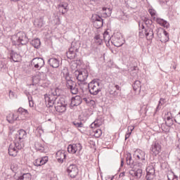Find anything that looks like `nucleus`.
I'll list each match as a JSON object with an SVG mask.
<instances>
[{
  "mask_svg": "<svg viewBox=\"0 0 180 180\" xmlns=\"http://www.w3.org/2000/svg\"><path fill=\"white\" fill-rule=\"evenodd\" d=\"M67 172L70 178H75L78 175L79 170L78 169L77 165L72 164L68 167Z\"/></svg>",
  "mask_w": 180,
  "mask_h": 180,
  "instance_id": "obj_11",
  "label": "nucleus"
},
{
  "mask_svg": "<svg viewBox=\"0 0 180 180\" xmlns=\"http://www.w3.org/2000/svg\"><path fill=\"white\" fill-rule=\"evenodd\" d=\"M82 150V145L81 143L70 144L68 146V151L70 154H75V153H81Z\"/></svg>",
  "mask_w": 180,
  "mask_h": 180,
  "instance_id": "obj_12",
  "label": "nucleus"
},
{
  "mask_svg": "<svg viewBox=\"0 0 180 180\" xmlns=\"http://www.w3.org/2000/svg\"><path fill=\"white\" fill-rule=\"evenodd\" d=\"M121 167H123V160L121 161Z\"/></svg>",
  "mask_w": 180,
  "mask_h": 180,
  "instance_id": "obj_57",
  "label": "nucleus"
},
{
  "mask_svg": "<svg viewBox=\"0 0 180 180\" xmlns=\"http://www.w3.org/2000/svg\"><path fill=\"white\" fill-rule=\"evenodd\" d=\"M7 121L8 122V123H13L16 120H20V119L19 118V115L11 113L9 114L7 117Z\"/></svg>",
  "mask_w": 180,
  "mask_h": 180,
  "instance_id": "obj_25",
  "label": "nucleus"
},
{
  "mask_svg": "<svg viewBox=\"0 0 180 180\" xmlns=\"http://www.w3.org/2000/svg\"><path fill=\"white\" fill-rule=\"evenodd\" d=\"M86 86L91 95L96 96L102 91V81L99 79H94L89 82Z\"/></svg>",
  "mask_w": 180,
  "mask_h": 180,
  "instance_id": "obj_5",
  "label": "nucleus"
},
{
  "mask_svg": "<svg viewBox=\"0 0 180 180\" xmlns=\"http://www.w3.org/2000/svg\"><path fill=\"white\" fill-rule=\"evenodd\" d=\"M145 23V25H146V27H150V26H154V25H153V21L146 17H144L142 19Z\"/></svg>",
  "mask_w": 180,
  "mask_h": 180,
  "instance_id": "obj_32",
  "label": "nucleus"
},
{
  "mask_svg": "<svg viewBox=\"0 0 180 180\" xmlns=\"http://www.w3.org/2000/svg\"><path fill=\"white\" fill-rule=\"evenodd\" d=\"M75 74L77 81L80 82L79 83V86H82V85H88V83L85 82L86 79H88V70H77Z\"/></svg>",
  "mask_w": 180,
  "mask_h": 180,
  "instance_id": "obj_7",
  "label": "nucleus"
},
{
  "mask_svg": "<svg viewBox=\"0 0 180 180\" xmlns=\"http://www.w3.org/2000/svg\"><path fill=\"white\" fill-rule=\"evenodd\" d=\"M72 123L74 126H75V127H84V124L82 123V122H78L77 121H75V122H72Z\"/></svg>",
  "mask_w": 180,
  "mask_h": 180,
  "instance_id": "obj_38",
  "label": "nucleus"
},
{
  "mask_svg": "<svg viewBox=\"0 0 180 180\" xmlns=\"http://www.w3.org/2000/svg\"><path fill=\"white\" fill-rule=\"evenodd\" d=\"M156 22L158 23V25H160V26H163V27H167V29L169 27V23L164 19L157 18Z\"/></svg>",
  "mask_w": 180,
  "mask_h": 180,
  "instance_id": "obj_27",
  "label": "nucleus"
},
{
  "mask_svg": "<svg viewBox=\"0 0 180 180\" xmlns=\"http://www.w3.org/2000/svg\"><path fill=\"white\" fill-rule=\"evenodd\" d=\"M11 1H13V2H18V1L19 0H11Z\"/></svg>",
  "mask_w": 180,
  "mask_h": 180,
  "instance_id": "obj_58",
  "label": "nucleus"
},
{
  "mask_svg": "<svg viewBox=\"0 0 180 180\" xmlns=\"http://www.w3.org/2000/svg\"><path fill=\"white\" fill-rule=\"evenodd\" d=\"M20 58H22V57L20 56V54L15 52V51H11L10 57H9V60L11 63H12V61H13L14 63H19V60H20Z\"/></svg>",
  "mask_w": 180,
  "mask_h": 180,
  "instance_id": "obj_20",
  "label": "nucleus"
},
{
  "mask_svg": "<svg viewBox=\"0 0 180 180\" xmlns=\"http://www.w3.org/2000/svg\"><path fill=\"white\" fill-rule=\"evenodd\" d=\"M27 133L24 129H20L18 134L16 136L14 140V145L11 144L8 147V154L11 157H16L20 150H22L25 147V142L23 139H26Z\"/></svg>",
  "mask_w": 180,
  "mask_h": 180,
  "instance_id": "obj_2",
  "label": "nucleus"
},
{
  "mask_svg": "<svg viewBox=\"0 0 180 180\" xmlns=\"http://www.w3.org/2000/svg\"><path fill=\"white\" fill-rule=\"evenodd\" d=\"M96 126H98V124H96V122H94L90 125V127H91V129H94V127H96Z\"/></svg>",
  "mask_w": 180,
  "mask_h": 180,
  "instance_id": "obj_51",
  "label": "nucleus"
},
{
  "mask_svg": "<svg viewBox=\"0 0 180 180\" xmlns=\"http://www.w3.org/2000/svg\"><path fill=\"white\" fill-rule=\"evenodd\" d=\"M31 65L34 67L35 70H40L44 67V59H43V58H34L31 60Z\"/></svg>",
  "mask_w": 180,
  "mask_h": 180,
  "instance_id": "obj_8",
  "label": "nucleus"
},
{
  "mask_svg": "<svg viewBox=\"0 0 180 180\" xmlns=\"http://www.w3.org/2000/svg\"><path fill=\"white\" fill-rule=\"evenodd\" d=\"M132 86H133L134 91H137V89H139V91H141V82H140V80L135 81Z\"/></svg>",
  "mask_w": 180,
  "mask_h": 180,
  "instance_id": "obj_29",
  "label": "nucleus"
},
{
  "mask_svg": "<svg viewBox=\"0 0 180 180\" xmlns=\"http://www.w3.org/2000/svg\"><path fill=\"white\" fill-rule=\"evenodd\" d=\"M108 91L110 95H112V96H117L119 94L117 91H122V88L117 84H112L110 85Z\"/></svg>",
  "mask_w": 180,
  "mask_h": 180,
  "instance_id": "obj_15",
  "label": "nucleus"
},
{
  "mask_svg": "<svg viewBox=\"0 0 180 180\" xmlns=\"http://www.w3.org/2000/svg\"><path fill=\"white\" fill-rule=\"evenodd\" d=\"M56 1H58V2H61V1H63V0H56Z\"/></svg>",
  "mask_w": 180,
  "mask_h": 180,
  "instance_id": "obj_62",
  "label": "nucleus"
},
{
  "mask_svg": "<svg viewBox=\"0 0 180 180\" xmlns=\"http://www.w3.org/2000/svg\"><path fill=\"white\" fill-rule=\"evenodd\" d=\"M83 101L86 102V103H89V98H83Z\"/></svg>",
  "mask_w": 180,
  "mask_h": 180,
  "instance_id": "obj_53",
  "label": "nucleus"
},
{
  "mask_svg": "<svg viewBox=\"0 0 180 180\" xmlns=\"http://www.w3.org/2000/svg\"><path fill=\"white\" fill-rule=\"evenodd\" d=\"M157 34L158 37L160 39V41H162V43H167V41L169 40V34L164 30L158 31Z\"/></svg>",
  "mask_w": 180,
  "mask_h": 180,
  "instance_id": "obj_13",
  "label": "nucleus"
},
{
  "mask_svg": "<svg viewBox=\"0 0 180 180\" xmlns=\"http://www.w3.org/2000/svg\"><path fill=\"white\" fill-rule=\"evenodd\" d=\"M18 180H24L23 179H22V176L19 177Z\"/></svg>",
  "mask_w": 180,
  "mask_h": 180,
  "instance_id": "obj_56",
  "label": "nucleus"
},
{
  "mask_svg": "<svg viewBox=\"0 0 180 180\" xmlns=\"http://www.w3.org/2000/svg\"><path fill=\"white\" fill-rule=\"evenodd\" d=\"M154 25H150V27H146L145 35L148 40H153L154 39Z\"/></svg>",
  "mask_w": 180,
  "mask_h": 180,
  "instance_id": "obj_17",
  "label": "nucleus"
},
{
  "mask_svg": "<svg viewBox=\"0 0 180 180\" xmlns=\"http://www.w3.org/2000/svg\"><path fill=\"white\" fill-rule=\"evenodd\" d=\"M94 136L95 137H96L97 139L101 137V136H102V130L101 129H96V131H94Z\"/></svg>",
  "mask_w": 180,
  "mask_h": 180,
  "instance_id": "obj_40",
  "label": "nucleus"
},
{
  "mask_svg": "<svg viewBox=\"0 0 180 180\" xmlns=\"http://www.w3.org/2000/svg\"><path fill=\"white\" fill-rule=\"evenodd\" d=\"M174 122L180 124V112L175 116Z\"/></svg>",
  "mask_w": 180,
  "mask_h": 180,
  "instance_id": "obj_44",
  "label": "nucleus"
},
{
  "mask_svg": "<svg viewBox=\"0 0 180 180\" xmlns=\"http://www.w3.org/2000/svg\"><path fill=\"white\" fill-rule=\"evenodd\" d=\"M67 155H65V151L64 150H58L56 153V160H58V162L63 164L65 160V158Z\"/></svg>",
  "mask_w": 180,
  "mask_h": 180,
  "instance_id": "obj_22",
  "label": "nucleus"
},
{
  "mask_svg": "<svg viewBox=\"0 0 180 180\" xmlns=\"http://www.w3.org/2000/svg\"><path fill=\"white\" fill-rule=\"evenodd\" d=\"M31 176L30 173L24 174L22 176H21L22 179L24 180H30Z\"/></svg>",
  "mask_w": 180,
  "mask_h": 180,
  "instance_id": "obj_41",
  "label": "nucleus"
},
{
  "mask_svg": "<svg viewBox=\"0 0 180 180\" xmlns=\"http://www.w3.org/2000/svg\"><path fill=\"white\" fill-rule=\"evenodd\" d=\"M68 4H59V11H61V9H68Z\"/></svg>",
  "mask_w": 180,
  "mask_h": 180,
  "instance_id": "obj_43",
  "label": "nucleus"
},
{
  "mask_svg": "<svg viewBox=\"0 0 180 180\" xmlns=\"http://www.w3.org/2000/svg\"><path fill=\"white\" fill-rule=\"evenodd\" d=\"M141 27H142V29H144V25H141Z\"/></svg>",
  "mask_w": 180,
  "mask_h": 180,
  "instance_id": "obj_59",
  "label": "nucleus"
},
{
  "mask_svg": "<svg viewBox=\"0 0 180 180\" xmlns=\"http://www.w3.org/2000/svg\"><path fill=\"white\" fill-rule=\"evenodd\" d=\"M34 25L36 27H42L43 25H44V22L43 21V18H37L34 21Z\"/></svg>",
  "mask_w": 180,
  "mask_h": 180,
  "instance_id": "obj_28",
  "label": "nucleus"
},
{
  "mask_svg": "<svg viewBox=\"0 0 180 180\" xmlns=\"http://www.w3.org/2000/svg\"><path fill=\"white\" fill-rule=\"evenodd\" d=\"M9 94H10V95H11V94H13V93H12V91H10Z\"/></svg>",
  "mask_w": 180,
  "mask_h": 180,
  "instance_id": "obj_63",
  "label": "nucleus"
},
{
  "mask_svg": "<svg viewBox=\"0 0 180 180\" xmlns=\"http://www.w3.org/2000/svg\"><path fill=\"white\" fill-rule=\"evenodd\" d=\"M29 105L30 108H33L34 106V103H33V100L32 97L28 96Z\"/></svg>",
  "mask_w": 180,
  "mask_h": 180,
  "instance_id": "obj_47",
  "label": "nucleus"
},
{
  "mask_svg": "<svg viewBox=\"0 0 180 180\" xmlns=\"http://www.w3.org/2000/svg\"><path fill=\"white\" fill-rule=\"evenodd\" d=\"M48 64H49L52 68H58V67H60V59L57 58H51L48 60Z\"/></svg>",
  "mask_w": 180,
  "mask_h": 180,
  "instance_id": "obj_21",
  "label": "nucleus"
},
{
  "mask_svg": "<svg viewBox=\"0 0 180 180\" xmlns=\"http://www.w3.org/2000/svg\"><path fill=\"white\" fill-rule=\"evenodd\" d=\"M37 131H38L39 136H41V134L44 133V131L43 130V128L41 127H38L37 128Z\"/></svg>",
  "mask_w": 180,
  "mask_h": 180,
  "instance_id": "obj_46",
  "label": "nucleus"
},
{
  "mask_svg": "<svg viewBox=\"0 0 180 180\" xmlns=\"http://www.w3.org/2000/svg\"><path fill=\"white\" fill-rule=\"evenodd\" d=\"M91 20L94 22V26L96 29H101L103 26V19L98 15L94 14L91 17Z\"/></svg>",
  "mask_w": 180,
  "mask_h": 180,
  "instance_id": "obj_9",
  "label": "nucleus"
},
{
  "mask_svg": "<svg viewBox=\"0 0 180 180\" xmlns=\"http://www.w3.org/2000/svg\"><path fill=\"white\" fill-rule=\"evenodd\" d=\"M160 5H165L168 2V0H159Z\"/></svg>",
  "mask_w": 180,
  "mask_h": 180,
  "instance_id": "obj_48",
  "label": "nucleus"
},
{
  "mask_svg": "<svg viewBox=\"0 0 180 180\" xmlns=\"http://www.w3.org/2000/svg\"><path fill=\"white\" fill-rule=\"evenodd\" d=\"M173 68H174V70H175L176 68V67L174 66Z\"/></svg>",
  "mask_w": 180,
  "mask_h": 180,
  "instance_id": "obj_64",
  "label": "nucleus"
},
{
  "mask_svg": "<svg viewBox=\"0 0 180 180\" xmlns=\"http://www.w3.org/2000/svg\"><path fill=\"white\" fill-rule=\"evenodd\" d=\"M148 12L150 16H157V11L154 8H149Z\"/></svg>",
  "mask_w": 180,
  "mask_h": 180,
  "instance_id": "obj_42",
  "label": "nucleus"
},
{
  "mask_svg": "<svg viewBox=\"0 0 180 180\" xmlns=\"http://www.w3.org/2000/svg\"><path fill=\"white\" fill-rule=\"evenodd\" d=\"M60 89H51L48 94L44 95L45 103L47 108L54 106L56 112L64 113L67 110V101L65 98H60Z\"/></svg>",
  "mask_w": 180,
  "mask_h": 180,
  "instance_id": "obj_1",
  "label": "nucleus"
},
{
  "mask_svg": "<svg viewBox=\"0 0 180 180\" xmlns=\"http://www.w3.org/2000/svg\"><path fill=\"white\" fill-rule=\"evenodd\" d=\"M102 9L103 12L108 11L105 13V16H110V15L112 14V9L108 8L106 7H103Z\"/></svg>",
  "mask_w": 180,
  "mask_h": 180,
  "instance_id": "obj_37",
  "label": "nucleus"
},
{
  "mask_svg": "<svg viewBox=\"0 0 180 180\" xmlns=\"http://www.w3.org/2000/svg\"><path fill=\"white\" fill-rule=\"evenodd\" d=\"M129 175L136 178V179H140L143 176V169H138L136 170H130Z\"/></svg>",
  "mask_w": 180,
  "mask_h": 180,
  "instance_id": "obj_23",
  "label": "nucleus"
},
{
  "mask_svg": "<svg viewBox=\"0 0 180 180\" xmlns=\"http://www.w3.org/2000/svg\"><path fill=\"white\" fill-rule=\"evenodd\" d=\"M35 148L37 151H39V153H46V146L44 144H41L40 142H35Z\"/></svg>",
  "mask_w": 180,
  "mask_h": 180,
  "instance_id": "obj_26",
  "label": "nucleus"
},
{
  "mask_svg": "<svg viewBox=\"0 0 180 180\" xmlns=\"http://www.w3.org/2000/svg\"><path fill=\"white\" fill-rule=\"evenodd\" d=\"M162 39H164V40H167V37L166 36H163Z\"/></svg>",
  "mask_w": 180,
  "mask_h": 180,
  "instance_id": "obj_55",
  "label": "nucleus"
},
{
  "mask_svg": "<svg viewBox=\"0 0 180 180\" xmlns=\"http://www.w3.org/2000/svg\"><path fill=\"white\" fill-rule=\"evenodd\" d=\"M134 130V126H129L128 127V131L131 134V131Z\"/></svg>",
  "mask_w": 180,
  "mask_h": 180,
  "instance_id": "obj_49",
  "label": "nucleus"
},
{
  "mask_svg": "<svg viewBox=\"0 0 180 180\" xmlns=\"http://www.w3.org/2000/svg\"><path fill=\"white\" fill-rule=\"evenodd\" d=\"M79 51V44L77 41H72L68 51L66 52V56L70 60H74V58H77Z\"/></svg>",
  "mask_w": 180,
  "mask_h": 180,
  "instance_id": "obj_6",
  "label": "nucleus"
},
{
  "mask_svg": "<svg viewBox=\"0 0 180 180\" xmlns=\"http://www.w3.org/2000/svg\"><path fill=\"white\" fill-rule=\"evenodd\" d=\"M103 39H104V41H108V43L110 41V36L109 35V34L108 33H104L103 36Z\"/></svg>",
  "mask_w": 180,
  "mask_h": 180,
  "instance_id": "obj_39",
  "label": "nucleus"
},
{
  "mask_svg": "<svg viewBox=\"0 0 180 180\" xmlns=\"http://www.w3.org/2000/svg\"><path fill=\"white\" fill-rule=\"evenodd\" d=\"M17 113H20V115H28L29 112H27V110L24 109L23 108H18Z\"/></svg>",
  "mask_w": 180,
  "mask_h": 180,
  "instance_id": "obj_36",
  "label": "nucleus"
},
{
  "mask_svg": "<svg viewBox=\"0 0 180 180\" xmlns=\"http://www.w3.org/2000/svg\"><path fill=\"white\" fill-rule=\"evenodd\" d=\"M162 130H164V125H162Z\"/></svg>",
  "mask_w": 180,
  "mask_h": 180,
  "instance_id": "obj_61",
  "label": "nucleus"
},
{
  "mask_svg": "<svg viewBox=\"0 0 180 180\" xmlns=\"http://www.w3.org/2000/svg\"><path fill=\"white\" fill-rule=\"evenodd\" d=\"M61 75L66 80V86L68 89H70L72 95H77V94H78V86H77V83H75V82H72V80H71V77H70L68 70L64 69L61 72Z\"/></svg>",
  "mask_w": 180,
  "mask_h": 180,
  "instance_id": "obj_4",
  "label": "nucleus"
},
{
  "mask_svg": "<svg viewBox=\"0 0 180 180\" xmlns=\"http://www.w3.org/2000/svg\"><path fill=\"white\" fill-rule=\"evenodd\" d=\"M134 158L136 161H142V163L139 162L138 164L133 160L131 158V154L129 153L127 157V164L130 167V168H134V167L138 166L141 168L143 165L144 161H146V152L142 150L136 149L134 153Z\"/></svg>",
  "mask_w": 180,
  "mask_h": 180,
  "instance_id": "obj_3",
  "label": "nucleus"
},
{
  "mask_svg": "<svg viewBox=\"0 0 180 180\" xmlns=\"http://www.w3.org/2000/svg\"><path fill=\"white\" fill-rule=\"evenodd\" d=\"M94 40L97 44H102V42L103 41V37H101L100 34L96 35L94 37Z\"/></svg>",
  "mask_w": 180,
  "mask_h": 180,
  "instance_id": "obj_31",
  "label": "nucleus"
},
{
  "mask_svg": "<svg viewBox=\"0 0 180 180\" xmlns=\"http://www.w3.org/2000/svg\"><path fill=\"white\" fill-rule=\"evenodd\" d=\"M48 161L49 157L47 156L39 158L34 161V165L35 167H41V165H44V164L47 163Z\"/></svg>",
  "mask_w": 180,
  "mask_h": 180,
  "instance_id": "obj_19",
  "label": "nucleus"
},
{
  "mask_svg": "<svg viewBox=\"0 0 180 180\" xmlns=\"http://www.w3.org/2000/svg\"><path fill=\"white\" fill-rule=\"evenodd\" d=\"M111 43H112L115 47H122V46H123V38L120 35H115Z\"/></svg>",
  "mask_w": 180,
  "mask_h": 180,
  "instance_id": "obj_18",
  "label": "nucleus"
},
{
  "mask_svg": "<svg viewBox=\"0 0 180 180\" xmlns=\"http://www.w3.org/2000/svg\"><path fill=\"white\" fill-rule=\"evenodd\" d=\"M150 151L153 155H158L161 153V145L158 142H154L151 146Z\"/></svg>",
  "mask_w": 180,
  "mask_h": 180,
  "instance_id": "obj_16",
  "label": "nucleus"
},
{
  "mask_svg": "<svg viewBox=\"0 0 180 180\" xmlns=\"http://www.w3.org/2000/svg\"><path fill=\"white\" fill-rule=\"evenodd\" d=\"M82 103V98L79 96H76L75 97L72 98L71 105L72 106H78Z\"/></svg>",
  "mask_w": 180,
  "mask_h": 180,
  "instance_id": "obj_24",
  "label": "nucleus"
},
{
  "mask_svg": "<svg viewBox=\"0 0 180 180\" xmlns=\"http://www.w3.org/2000/svg\"><path fill=\"white\" fill-rule=\"evenodd\" d=\"M31 44L33 46V47H34V49H39V47H40V44H41V42H40L39 39H35L31 41Z\"/></svg>",
  "mask_w": 180,
  "mask_h": 180,
  "instance_id": "obj_30",
  "label": "nucleus"
},
{
  "mask_svg": "<svg viewBox=\"0 0 180 180\" xmlns=\"http://www.w3.org/2000/svg\"><path fill=\"white\" fill-rule=\"evenodd\" d=\"M129 5L131 9H134L135 8H137V1H136V0H131L129 1Z\"/></svg>",
  "mask_w": 180,
  "mask_h": 180,
  "instance_id": "obj_35",
  "label": "nucleus"
},
{
  "mask_svg": "<svg viewBox=\"0 0 180 180\" xmlns=\"http://www.w3.org/2000/svg\"><path fill=\"white\" fill-rule=\"evenodd\" d=\"M164 98H160V101H159V104L156 108V112H158L160 110V106L164 103Z\"/></svg>",
  "mask_w": 180,
  "mask_h": 180,
  "instance_id": "obj_45",
  "label": "nucleus"
},
{
  "mask_svg": "<svg viewBox=\"0 0 180 180\" xmlns=\"http://www.w3.org/2000/svg\"><path fill=\"white\" fill-rule=\"evenodd\" d=\"M48 122H51V118L49 119V120H48Z\"/></svg>",
  "mask_w": 180,
  "mask_h": 180,
  "instance_id": "obj_60",
  "label": "nucleus"
},
{
  "mask_svg": "<svg viewBox=\"0 0 180 180\" xmlns=\"http://www.w3.org/2000/svg\"><path fill=\"white\" fill-rule=\"evenodd\" d=\"M16 38L17 43L22 44V46H25V44H27V42L29 41V40L27 39V37L26 36V34L23 32H18Z\"/></svg>",
  "mask_w": 180,
  "mask_h": 180,
  "instance_id": "obj_10",
  "label": "nucleus"
},
{
  "mask_svg": "<svg viewBox=\"0 0 180 180\" xmlns=\"http://www.w3.org/2000/svg\"><path fill=\"white\" fill-rule=\"evenodd\" d=\"M68 11V8H62L61 11H60V12H61V13L63 15L67 13V11Z\"/></svg>",
  "mask_w": 180,
  "mask_h": 180,
  "instance_id": "obj_50",
  "label": "nucleus"
},
{
  "mask_svg": "<svg viewBox=\"0 0 180 180\" xmlns=\"http://www.w3.org/2000/svg\"><path fill=\"white\" fill-rule=\"evenodd\" d=\"M123 176H124V172H121V173L120 174V178H123Z\"/></svg>",
  "mask_w": 180,
  "mask_h": 180,
  "instance_id": "obj_54",
  "label": "nucleus"
},
{
  "mask_svg": "<svg viewBox=\"0 0 180 180\" xmlns=\"http://www.w3.org/2000/svg\"><path fill=\"white\" fill-rule=\"evenodd\" d=\"M167 179L168 180H178V176L174 174V172H170L167 174Z\"/></svg>",
  "mask_w": 180,
  "mask_h": 180,
  "instance_id": "obj_34",
  "label": "nucleus"
},
{
  "mask_svg": "<svg viewBox=\"0 0 180 180\" xmlns=\"http://www.w3.org/2000/svg\"><path fill=\"white\" fill-rule=\"evenodd\" d=\"M155 176V169L153 165H150L146 168V179L147 180H153Z\"/></svg>",
  "mask_w": 180,
  "mask_h": 180,
  "instance_id": "obj_14",
  "label": "nucleus"
},
{
  "mask_svg": "<svg viewBox=\"0 0 180 180\" xmlns=\"http://www.w3.org/2000/svg\"><path fill=\"white\" fill-rule=\"evenodd\" d=\"M165 124L167 127H171L174 124V120L171 119V117H167L165 121Z\"/></svg>",
  "mask_w": 180,
  "mask_h": 180,
  "instance_id": "obj_33",
  "label": "nucleus"
},
{
  "mask_svg": "<svg viewBox=\"0 0 180 180\" xmlns=\"http://www.w3.org/2000/svg\"><path fill=\"white\" fill-rule=\"evenodd\" d=\"M130 134H131V132H129V133L126 134L125 140H127V139H129V137H130Z\"/></svg>",
  "mask_w": 180,
  "mask_h": 180,
  "instance_id": "obj_52",
  "label": "nucleus"
}]
</instances>
